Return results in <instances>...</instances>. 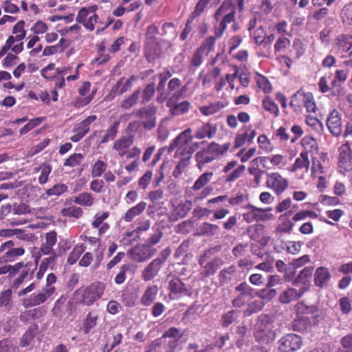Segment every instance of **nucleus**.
<instances>
[{
    "mask_svg": "<svg viewBox=\"0 0 352 352\" xmlns=\"http://www.w3.org/2000/svg\"><path fill=\"white\" fill-rule=\"evenodd\" d=\"M192 138L191 129H186L173 140L168 148H162L159 150L157 157H155V162L164 153L170 154L176 148L175 157L179 159V160L173 175L177 177L184 171L185 167L188 166L191 155L195 151V146L191 144Z\"/></svg>",
    "mask_w": 352,
    "mask_h": 352,
    "instance_id": "obj_1",
    "label": "nucleus"
},
{
    "mask_svg": "<svg viewBox=\"0 0 352 352\" xmlns=\"http://www.w3.org/2000/svg\"><path fill=\"white\" fill-rule=\"evenodd\" d=\"M236 6L233 0H224L221 6L214 14L217 21H219L218 26L214 27V35L221 37L227 28V25L234 22Z\"/></svg>",
    "mask_w": 352,
    "mask_h": 352,
    "instance_id": "obj_2",
    "label": "nucleus"
},
{
    "mask_svg": "<svg viewBox=\"0 0 352 352\" xmlns=\"http://www.w3.org/2000/svg\"><path fill=\"white\" fill-rule=\"evenodd\" d=\"M229 148V143L219 145L215 142H211L207 147L196 153L195 157L198 168L201 170L206 164L210 163L223 155Z\"/></svg>",
    "mask_w": 352,
    "mask_h": 352,
    "instance_id": "obj_3",
    "label": "nucleus"
},
{
    "mask_svg": "<svg viewBox=\"0 0 352 352\" xmlns=\"http://www.w3.org/2000/svg\"><path fill=\"white\" fill-rule=\"evenodd\" d=\"M98 10V6L95 4L80 8L76 17V21L82 24L86 30L94 31L96 24H102L96 14Z\"/></svg>",
    "mask_w": 352,
    "mask_h": 352,
    "instance_id": "obj_4",
    "label": "nucleus"
},
{
    "mask_svg": "<svg viewBox=\"0 0 352 352\" xmlns=\"http://www.w3.org/2000/svg\"><path fill=\"white\" fill-rule=\"evenodd\" d=\"M254 334L256 340L261 344H268L274 340L276 333L273 323L268 317L259 318L255 326Z\"/></svg>",
    "mask_w": 352,
    "mask_h": 352,
    "instance_id": "obj_5",
    "label": "nucleus"
},
{
    "mask_svg": "<svg viewBox=\"0 0 352 352\" xmlns=\"http://www.w3.org/2000/svg\"><path fill=\"white\" fill-rule=\"evenodd\" d=\"M181 85V80L177 78H173L168 83L167 89L162 90L158 92L157 100L159 102H162L166 100H169L170 98H175L179 100L182 98L184 94L186 91V87L183 86L182 88L178 89Z\"/></svg>",
    "mask_w": 352,
    "mask_h": 352,
    "instance_id": "obj_6",
    "label": "nucleus"
},
{
    "mask_svg": "<svg viewBox=\"0 0 352 352\" xmlns=\"http://www.w3.org/2000/svg\"><path fill=\"white\" fill-rule=\"evenodd\" d=\"M316 142L314 138H305L303 139V145L305 150L300 153L298 157L295 160V162L292 168L291 171L295 172L298 169L305 168L306 171H308L310 166V162L309 160V151H313L317 150Z\"/></svg>",
    "mask_w": 352,
    "mask_h": 352,
    "instance_id": "obj_7",
    "label": "nucleus"
},
{
    "mask_svg": "<svg viewBox=\"0 0 352 352\" xmlns=\"http://www.w3.org/2000/svg\"><path fill=\"white\" fill-rule=\"evenodd\" d=\"M104 289V285L101 282L91 283L80 292L81 302L87 306L93 305L102 296Z\"/></svg>",
    "mask_w": 352,
    "mask_h": 352,
    "instance_id": "obj_8",
    "label": "nucleus"
},
{
    "mask_svg": "<svg viewBox=\"0 0 352 352\" xmlns=\"http://www.w3.org/2000/svg\"><path fill=\"white\" fill-rule=\"evenodd\" d=\"M302 345L301 337L295 333H288L278 341V349L280 352H294Z\"/></svg>",
    "mask_w": 352,
    "mask_h": 352,
    "instance_id": "obj_9",
    "label": "nucleus"
},
{
    "mask_svg": "<svg viewBox=\"0 0 352 352\" xmlns=\"http://www.w3.org/2000/svg\"><path fill=\"white\" fill-rule=\"evenodd\" d=\"M199 264L201 266L200 276L204 278L214 274L222 265L223 261L219 258L208 260L207 254H204L199 257Z\"/></svg>",
    "mask_w": 352,
    "mask_h": 352,
    "instance_id": "obj_10",
    "label": "nucleus"
},
{
    "mask_svg": "<svg viewBox=\"0 0 352 352\" xmlns=\"http://www.w3.org/2000/svg\"><path fill=\"white\" fill-rule=\"evenodd\" d=\"M54 294L44 287L36 292L30 294L22 300V305L25 308L33 307L47 302L52 298Z\"/></svg>",
    "mask_w": 352,
    "mask_h": 352,
    "instance_id": "obj_11",
    "label": "nucleus"
},
{
    "mask_svg": "<svg viewBox=\"0 0 352 352\" xmlns=\"http://www.w3.org/2000/svg\"><path fill=\"white\" fill-rule=\"evenodd\" d=\"M266 186L276 195L282 194L288 187L289 182L279 173H267Z\"/></svg>",
    "mask_w": 352,
    "mask_h": 352,
    "instance_id": "obj_12",
    "label": "nucleus"
},
{
    "mask_svg": "<svg viewBox=\"0 0 352 352\" xmlns=\"http://www.w3.org/2000/svg\"><path fill=\"white\" fill-rule=\"evenodd\" d=\"M239 294L232 300L234 307L240 308L244 306L253 298V289L246 283H240L235 287Z\"/></svg>",
    "mask_w": 352,
    "mask_h": 352,
    "instance_id": "obj_13",
    "label": "nucleus"
},
{
    "mask_svg": "<svg viewBox=\"0 0 352 352\" xmlns=\"http://www.w3.org/2000/svg\"><path fill=\"white\" fill-rule=\"evenodd\" d=\"M248 210L243 214L244 221L248 223L253 221H264L268 220L272 214H268L267 211H271L272 208L262 209L256 208L252 205H248L245 207Z\"/></svg>",
    "mask_w": 352,
    "mask_h": 352,
    "instance_id": "obj_14",
    "label": "nucleus"
},
{
    "mask_svg": "<svg viewBox=\"0 0 352 352\" xmlns=\"http://www.w3.org/2000/svg\"><path fill=\"white\" fill-rule=\"evenodd\" d=\"M326 124L329 132L334 136H339L342 131V115L333 109L329 113L326 120Z\"/></svg>",
    "mask_w": 352,
    "mask_h": 352,
    "instance_id": "obj_15",
    "label": "nucleus"
},
{
    "mask_svg": "<svg viewBox=\"0 0 352 352\" xmlns=\"http://www.w3.org/2000/svg\"><path fill=\"white\" fill-rule=\"evenodd\" d=\"M170 295L172 298H178L184 296H190L191 292L188 286L184 285L179 278H173L169 282Z\"/></svg>",
    "mask_w": 352,
    "mask_h": 352,
    "instance_id": "obj_16",
    "label": "nucleus"
},
{
    "mask_svg": "<svg viewBox=\"0 0 352 352\" xmlns=\"http://www.w3.org/2000/svg\"><path fill=\"white\" fill-rule=\"evenodd\" d=\"M265 161V157H258L255 159L252 160L248 167V173L250 175H252L253 178V182L256 184V186H259L261 182V177L265 173V170H261L259 168V164Z\"/></svg>",
    "mask_w": 352,
    "mask_h": 352,
    "instance_id": "obj_17",
    "label": "nucleus"
},
{
    "mask_svg": "<svg viewBox=\"0 0 352 352\" xmlns=\"http://www.w3.org/2000/svg\"><path fill=\"white\" fill-rule=\"evenodd\" d=\"M244 132L238 133L234 139V147L239 148L245 143L251 144L256 135L255 129H252L251 126H245L243 127Z\"/></svg>",
    "mask_w": 352,
    "mask_h": 352,
    "instance_id": "obj_18",
    "label": "nucleus"
},
{
    "mask_svg": "<svg viewBox=\"0 0 352 352\" xmlns=\"http://www.w3.org/2000/svg\"><path fill=\"white\" fill-rule=\"evenodd\" d=\"M340 157L339 166L340 168L344 169V171H349L352 170L351 162V151L348 144H342L339 148Z\"/></svg>",
    "mask_w": 352,
    "mask_h": 352,
    "instance_id": "obj_19",
    "label": "nucleus"
},
{
    "mask_svg": "<svg viewBox=\"0 0 352 352\" xmlns=\"http://www.w3.org/2000/svg\"><path fill=\"white\" fill-rule=\"evenodd\" d=\"M306 287H300L299 290L289 287L286 289L279 296V301L283 304H287L292 301L299 299L307 291Z\"/></svg>",
    "mask_w": 352,
    "mask_h": 352,
    "instance_id": "obj_20",
    "label": "nucleus"
},
{
    "mask_svg": "<svg viewBox=\"0 0 352 352\" xmlns=\"http://www.w3.org/2000/svg\"><path fill=\"white\" fill-rule=\"evenodd\" d=\"M144 55L148 62L154 61V27H148L144 45Z\"/></svg>",
    "mask_w": 352,
    "mask_h": 352,
    "instance_id": "obj_21",
    "label": "nucleus"
},
{
    "mask_svg": "<svg viewBox=\"0 0 352 352\" xmlns=\"http://www.w3.org/2000/svg\"><path fill=\"white\" fill-rule=\"evenodd\" d=\"M133 138L132 136H123L115 141L113 148L116 150L120 157L127 153L129 148L133 144Z\"/></svg>",
    "mask_w": 352,
    "mask_h": 352,
    "instance_id": "obj_22",
    "label": "nucleus"
},
{
    "mask_svg": "<svg viewBox=\"0 0 352 352\" xmlns=\"http://www.w3.org/2000/svg\"><path fill=\"white\" fill-rule=\"evenodd\" d=\"M57 233L55 231H50L45 234V242L41 244V252L45 254H48L56 252L54 249V245L57 243Z\"/></svg>",
    "mask_w": 352,
    "mask_h": 352,
    "instance_id": "obj_23",
    "label": "nucleus"
},
{
    "mask_svg": "<svg viewBox=\"0 0 352 352\" xmlns=\"http://www.w3.org/2000/svg\"><path fill=\"white\" fill-rule=\"evenodd\" d=\"M217 131V127L215 124L208 122L197 129L195 137L199 140L204 138L211 139L216 134Z\"/></svg>",
    "mask_w": 352,
    "mask_h": 352,
    "instance_id": "obj_24",
    "label": "nucleus"
},
{
    "mask_svg": "<svg viewBox=\"0 0 352 352\" xmlns=\"http://www.w3.org/2000/svg\"><path fill=\"white\" fill-rule=\"evenodd\" d=\"M331 278L329 270L324 267H319L314 274V283L317 287H323L327 285Z\"/></svg>",
    "mask_w": 352,
    "mask_h": 352,
    "instance_id": "obj_25",
    "label": "nucleus"
},
{
    "mask_svg": "<svg viewBox=\"0 0 352 352\" xmlns=\"http://www.w3.org/2000/svg\"><path fill=\"white\" fill-rule=\"evenodd\" d=\"M296 309L298 314L310 315L314 319H318L320 317V310L315 305H307L304 302H299L296 305Z\"/></svg>",
    "mask_w": 352,
    "mask_h": 352,
    "instance_id": "obj_26",
    "label": "nucleus"
},
{
    "mask_svg": "<svg viewBox=\"0 0 352 352\" xmlns=\"http://www.w3.org/2000/svg\"><path fill=\"white\" fill-rule=\"evenodd\" d=\"M175 98H170L167 101V105L170 107L172 114L174 116H179L186 113L190 107V102L188 101H183L178 104H175Z\"/></svg>",
    "mask_w": 352,
    "mask_h": 352,
    "instance_id": "obj_27",
    "label": "nucleus"
},
{
    "mask_svg": "<svg viewBox=\"0 0 352 352\" xmlns=\"http://www.w3.org/2000/svg\"><path fill=\"white\" fill-rule=\"evenodd\" d=\"M52 170V166L50 163L44 162L34 168L36 173H40L38 181L41 185L45 184L49 181V176Z\"/></svg>",
    "mask_w": 352,
    "mask_h": 352,
    "instance_id": "obj_28",
    "label": "nucleus"
},
{
    "mask_svg": "<svg viewBox=\"0 0 352 352\" xmlns=\"http://www.w3.org/2000/svg\"><path fill=\"white\" fill-rule=\"evenodd\" d=\"M313 100V95L311 93H305L301 90H299L293 95L290 102V105L298 107L301 104L305 105Z\"/></svg>",
    "mask_w": 352,
    "mask_h": 352,
    "instance_id": "obj_29",
    "label": "nucleus"
},
{
    "mask_svg": "<svg viewBox=\"0 0 352 352\" xmlns=\"http://www.w3.org/2000/svg\"><path fill=\"white\" fill-rule=\"evenodd\" d=\"M68 45L69 42L62 38L58 44L45 47L43 50L42 56H49L58 52H62Z\"/></svg>",
    "mask_w": 352,
    "mask_h": 352,
    "instance_id": "obj_30",
    "label": "nucleus"
},
{
    "mask_svg": "<svg viewBox=\"0 0 352 352\" xmlns=\"http://www.w3.org/2000/svg\"><path fill=\"white\" fill-rule=\"evenodd\" d=\"M12 292L10 289L2 291L0 293V307L5 311H9L12 309Z\"/></svg>",
    "mask_w": 352,
    "mask_h": 352,
    "instance_id": "obj_31",
    "label": "nucleus"
},
{
    "mask_svg": "<svg viewBox=\"0 0 352 352\" xmlns=\"http://www.w3.org/2000/svg\"><path fill=\"white\" fill-rule=\"evenodd\" d=\"M182 337L179 330L176 327H171L163 333L162 338H169L168 344L172 349L177 346V341Z\"/></svg>",
    "mask_w": 352,
    "mask_h": 352,
    "instance_id": "obj_32",
    "label": "nucleus"
},
{
    "mask_svg": "<svg viewBox=\"0 0 352 352\" xmlns=\"http://www.w3.org/2000/svg\"><path fill=\"white\" fill-rule=\"evenodd\" d=\"M97 119L96 116L92 115L88 116L84 120L77 124L74 128L73 131H78L83 135H85L89 131L91 124Z\"/></svg>",
    "mask_w": 352,
    "mask_h": 352,
    "instance_id": "obj_33",
    "label": "nucleus"
},
{
    "mask_svg": "<svg viewBox=\"0 0 352 352\" xmlns=\"http://www.w3.org/2000/svg\"><path fill=\"white\" fill-rule=\"evenodd\" d=\"M225 107L226 105L222 102L218 101L208 105L199 107V111L203 115L208 116L220 111Z\"/></svg>",
    "mask_w": 352,
    "mask_h": 352,
    "instance_id": "obj_34",
    "label": "nucleus"
},
{
    "mask_svg": "<svg viewBox=\"0 0 352 352\" xmlns=\"http://www.w3.org/2000/svg\"><path fill=\"white\" fill-rule=\"evenodd\" d=\"M25 21L23 20H21L18 21L12 29V34H15V36H10L9 37H12L13 40L12 43H15V41H22L26 35V31L24 29Z\"/></svg>",
    "mask_w": 352,
    "mask_h": 352,
    "instance_id": "obj_35",
    "label": "nucleus"
},
{
    "mask_svg": "<svg viewBox=\"0 0 352 352\" xmlns=\"http://www.w3.org/2000/svg\"><path fill=\"white\" fill-rule=\"evenodd\" d=\"M0 352H23L12 339L6 338L0 341Z\"/></svg>",
    "mask_w": 352,
    "mask_h": 352,
    "instance_id": "obj_36",
    "label": "nucleus"
},
{
    "mask_svg": "<svg viewBox=\"0 0 352 352\" xmlns=\"http://www.w3.org/2000/svg\"><path fill=\"white\" fill-rule=\"evenodd\" d=\"M146 204L141 201L135 206L126 211L123 219L126 222H131L136 216L139 215L146 208Z\"/></svg>",
    "mask_w": 352,
    "mask_h": 352,
    "instance_id": "obj_37",
    "label": "nucleus"
},
{
    "mask_svg": "<svg viewBox=\"0 0 352 352\" xmlns=\"http://www.w3.org/2000/svg\"><path fill=\"white\" fill-rule=\"evenodd\" d=\"M94 200L91 193L84 192L75 197L73 201L80 206L90 207L94 204Z\"/></svg>",
    "mask_w": 352,
    "mask_h": 352,
    "instance_id": "obj_38",
    "label": "nucleus"
},
{
    "mask_svg": "<svg viewBox=\"0 0 352 352\" xmlns=\"http://www.w3.org/2000/svg\"><path fill=\"white\" fill-rule=\"evenodd\" d=\"M100 239L99 238H96V237H89L88 238V241L91 243V244H96V243H98V248L97 249H96L95 250V257H96V263H95V267H98L102 261L103 260V258H104V248L101 245V244H100Z\"/></svg>",
    "mask_w": 352,
    "mask_h": 352,
    "instance_id": "obj_39",
    "label": "nucleus"
},
{
    "mask_svg": "<svg viewBox=\"0 0 352 352\" xmlns=\"http://www.w3.org/2000/svg\"><path fill=\"white\" fill-rule=\"evenodd\" d=\"M36 265H33L31 261L24 262L22 269L20 270L19 276L24 280L26 278L32 279L34 272L36 270Z\"/></svg>",
    "mask_w": 352,
    "mask_h": 352,
    "instance_id": "obj_40",
    "label": "nucleus"
},
{
    "mask_svg": "<svg viewBox=\"0 0 352 352\" xmlns=\"http://www.w3.org/2000/svg\"><path fill=\"white\" fill-rule=\"evenodd\" d=\"M25 250L23 248H15L7 250L1 258L3 262H12L16 259L18 256L23 255Z\"/></svg>",
    "mask_w": 352,
    "mask_h": 352,
    "instance_id": "obj_41",
    "label": "nucleus"
},
{
    "mask_svg": "<svg viewBox=\"0 0 352 352\" xmlns=\"http://www.w3.org/2000/svg\"><path fill=\"white\" fill-rule=\"evenodd\" d=\"M213 177L212 172H206L201 175L199 178L195 182L192 188L197 191L201 189L204 187L207 184L210 182V181Z\"/></svg>",
    "mask_w": 352,
    "mask_h": 352,
    "instance_id": "obj_42",
    "label": "nucleus"
},
{
    "mask_svg": "<svg viewBox=\"0 0 352 352\" xmlns=\"http://www.w3.org/2000/svg\"><path fill=\"white\" fill-rule=\"evenodd\" d=\"M221 69L217 67L208 71L202 78V85L204 87H210L212 82L220 75Z\"/></svg>",
    "mask_w": 352,
    "mask_h": 352,
    "instance_id": "obj_43",
    "label": "nucleus"
},
{
    "mask_svg": "<svg viewBox=\"0 0 352 352\" xmlns=\"http://www.w3.org/2000/svg\"><path fill=\"white\" fill-rule=\"evenodd\" d=\"M236 273V267L230 265L220 271L219 274V280L221 283H226L234 276Z\"/></svg>",
    "mask_w": 352,
    "mask_h": 352,
    "instance_id": "obj_44",
    "label": "nucleus"
},
{
    "mask_svg": "<svg viewBox=\"0 0 352 352\" xmlns=\"http://www.w3.org/2000/svg\"><path fill=\"white\" fill-rule=\"evenodd\" d=\"M119 125V121H114L106 131L100 143L104 144L110 140H113L118 131Z\"/></svg>",
    "mask_w": 352,
    "mask_h": 352,
    "instance_id": "obj_45",
    "label": "nucleus"
},
{
    "mask_svg": "<svg viewBox=\"0 0 352 352\" xmlns=\"http://www.w3.org/2000/svg\"><path fill=\"white\" fill-rule=\"evenodd\" d=\"M212 0H199L195 6L194 11L188 19V23H192L195 19L199 16L204 11L206 6Z\"/></svg>",
    "mask_w": 352,
    "mask_h": 352,
    "instance_id": "obj_46",
    "label": "nucleus"
},
{
    "mask_svg": "<svg viewBox=\"0 0 352 352\" xmlns=\"http://www.w3.org/2000/svg\"><path fill=\"white\" fill-rule=\"evenodd\" d=\"M136 79L135 76H131L129 79L126 80L124 82V78L120 79L116 83V89L119 95H122L128 90H129L131 87L133 82Z\"/></svg>",
    "mask_w": 352,
    "mask_h": 352,
    "instance_id": "obj_47",
    "label": "nucleus"
},
{
    "mask_svg": "<svg viewBox=\"0 0 352 352\" xmlns=\"http://www.w3.org/2000/svg\"><path fill=\"white\" fill-rule=\"evenodd\" d=\"M98 316L95 312H89L87 318L83 324V331L85 334L89 333L91 329H92L97 324Z\"/></svg>",
    "mask_w": 352,
    "mask_h": 352,
    "instance_id": "obj_48",
    "label": "nucleus"
},
{
    "mask_svg": "<svg viewBox=\"0 0 352 352\" xmlns=\"http://www.w3.org/2000/svg\"><path fill=\"white\" fill-rule=\"evenodd\" d=\"M36 335V328H29L20 338V346L25 347L30 345L34 339Z\"/></svg>",
    "mask_w": 352,
    "mask_h": 352,
    "instance_id": "obj_49",
    "label": "nucleus"
},
{
    "mask_svg": "<svg viewBox=\"0 0 352 352\" xmlns=\"http://www.w3.org/2000/svg\"><path fill=\"white\" fill-rule=\"evenodd\" d=\"M82 214L83 212L82 208L76 206L64 208L61 210V214L66 217L79 219L82 216Z\"/></svg>",
    "mask_w": 352,
    "mask_h": 352,
    "instance_id": "obj_50",
    "label": "nucleus"
},
{
    "mask_svg": "<svg viewBox=\"0 0 352 352\" xmlns=\"http://www.w3.org/2000/svg\"><path fill=\"white\" fill-rule=\"evenodd\" d=\"M46 256H48L47 257L44 258L41 263V266L42 269H46L48 268L54 269L55 267L57 258L58 256V254L56 252H54L53 253L45 254Z\"/></svg>",
    "mask_w": 352,
    "mask_h": 352,
    "instance_id": "obj_51",
    "label": "nucleus"
},
{
    "mask_svg": "<svg viewBox=\"0 0 352 352\" xmlns=\"http://www.w3.org/2000/svg\"><path fill=\"white\" fill-rule=\"evenodd\" d=\"M219 231V227L208 222L203 223L199 227V232L203 235L214 236Z\"/></svg>",
    "mask_w": 352,
    "mask_h": 352,
    "instance_id": "obj_52",
    "label": "nucleus"
},
{
    "mask_svg": "<svg viewBox=\"0 0 352 352\" xmlns=\"http://www.w3.org/2000/svg\"><path fill=\"white\" fill-rule=\"evenodd\" d=\"M262 105L265 111L274 114L275 116H278L279 109L277 104L269 96H265L263 98Z\"/></svg>",
    "mask_w": 352,
    "mask_h": 352,
    "instance_id": "obj_53",
    "label": "nucleus"
},
{
    "mask_svg": "<svg viewBox=\"0 0 352 352\" xmlns=\"http://www.w3.org/2000/svg\"><path fill=\"white\" fill-rule=\"evenodd\" d=\"M68 187L64 184H57L53 186L52 188H48L45 191V194L48 197L51 196H60L64 192H67Z\"/></svg>",
    "mask_w": 352,
    "mask_h": 352,
    "instance_id": "obj_54",
    "label": "nucleus"
},
{
    "mask_svg": "<svg viewBox=\"0 0 352 352\" xmlns=\"http://www.w3.org/2000/svg\"><path fill=\"white\" fill-rule=\"evenodd\" d=\"M107 168V164L101 160H97L91 168L92 177H99L105 173Z\"/></svg>",
    "mask_w": 352,
    "mask_h": 352,
    "instance_id": "obj_55",
    "label": "nucleus"
},
{
    "mask_svg": "<svg viewBox=\"0 0 352 352\" xmlns=\"http://www.w3.org/2000/svg\"><path fill=\"white\" fill-rule=\"evenodd\" d=\"M84 160V155L82 153H74L71 155L64 162V166L74 168L79 166Z\"/></svg>",
    "mask_w": 352,
    "mask_h": 352,
    "instance_id": "obj_56",
    "label": "nucleus"
},
{
    "mask_svg": "<svg viewBox=\"0 0 352 352\" xmlns=\"http://www.w3.org/2000/svg\"><path fill=\"white\" fill-rule=\"evenodd\" d=\"M216 38H217L216 36H211L208 37V38H206L205 40L204 43L198 49L200 51H201L204 54L208 56L209 54V53L214 50Z\"/></svg>",
    "mask_w": 352,
    "mask_h": 352,
    "instance_id": "obj_57",
    "label": "nucleus"
},
{
    "mask_svg": "<svg viewBox=\"0 0 352 352\" xmlns=\"http://www.w3.org/2000/svg\"><path fill=\"white\" fill-rule=\"evenodd\" d=\"M43 121V118H41V117L33 118V119L28 120V122L23 127H22L20 129L19 133L21 135L26 134L30 131H31L36 126H38L39 124H41Z\"/></svg>",
    "mask_w": 352,
    "mask_h": 352,
    "instance_id": "obj_58",
    "label": "nucleus"
},
{
    "mask_svg": "<svg viewBox=\"0 0 352 352\" xmlns=\"http://www.w3.org/2000/svg\"><path fill=\"white\" fill-rule=\"evenodd\" d=\"M239 313L234 310L228 311L223 315L221 318V324L223 327H227L232 324L238 318Z\"/></svg>",
    "mask_w": 352,
    "mask_h": 352,
    "instance_id": "obj_59",
    "label": "nucleus"
},
{
    "mask_svg": "<svg viewBox=\"0 0 352 352\" xmlns=\"http://www.w3.org/2000/svg\"><path fill=\"white\" fill-rule=\"evenodd\" d=\"M84 251L85 248L82 245H76L69 254L67 262L71 265L75 263Z\"/></svg>",
    "mask_w": 352,
    "mask_h": 352,
    "instance_id": "obj_60",
    "label": "nucleus"
},
{
    "mask_svg": "<svg viewBox=\"0 0 352 352\" xmlns=\"http://www.w3.org/2000/svg\"><path fill=\"white\" fill-rule=\"evenodd\" d=\"M314 272L313 266H308L304 267L299 273L293 284L296 285L297 283L304 282L307 278L311 276Z\"/></svg>",
    "mask_w": 352,
    "mask_h": 352,
    "instance_id": "obj_61",
    "label": "nucleus"
},
{
    "mask_svg": "<svg viewBox=\"0 0 352 352\" xmlns=\"http://www.w3.org/2000/svg\"><path fill=\"white\" fill-rule=\"evenodd\" d=\"M140 94V90L135 91L130 97L126 98L122 101L121 107L124 109H129L131 107H132L137 103Z\"/></svg>",
    "mask_w": 352,
    "mask_h": 352,
    "instance_id": "obj_62",
    "label": "nucleus"
},
{
    "mask_svg": "<svg viewBox=\"0 0 352 352\" xmlns=\"http://www.w3.org/2000/svg\"><path fill=\"white\" fill-rule=\"evenodd\" d=\"M207 56L201 51L197 49L193 54L190 59V66L195 69L199 67L204 60V58Z\"/></svg>",
    "mask_w": 352,
    "mask_h": 352,
    "instance_id": "obj_63",
    "label": "nucleus"
},
{
    "mask_svg": "<svg viewBox=\"0 0 352 352\" xmlns=\"http://www.w3.org/2000/svg\"><path fill=\"white\" fill-rule=\"evenodd\" d=\"M324 167L320 160L316 158H312L311 175L314 177L324 174Z\"/></svg>",
    "mask_w": 352,
    "mask_h": 352,
    "instance_id": "obj_64",
    "label": "nucleus"
}]
</instances>
